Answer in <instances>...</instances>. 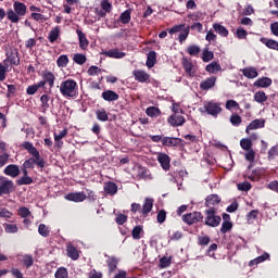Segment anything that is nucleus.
Returning a JSON list of instances; mask_svg holds the SVG:
<instances>
[{"mask_svg": "<svg viewBox=\"0 0 278 278\" xmlns=\"http://www.w3.org/2000/svg\"><path fill=\"white\" fill-rule=\"evenodd\" d=\"M22 147L29 153V155H33V157H29L24 162L23 168H34V164L39 168H45V159L40 156V152L34 147V143L25 141L22 143Z\"/></svg>", "mask_w": 278, "mask_h": 278, "instance_id": "obj_1", "label": "nucleus"}, {"mask_svg": "<svg viewBox=\"0 0 278 278\" xmlns=\"http://www.w3.org/2000/svg\"><path fill=\"white\" fill-rule=\"evenodd\" d=\"M25 14H27V5L23 2L15 1L13 3V10L9 9L7 11V18L11 21V23H18L21 16H25Z\"/></svg>", "mask_w": 278, "mask_h": 278, "instance_id": "obj_2", "label": "nucleus"}, {"mask_svg": "<svg viewBox=\"0 0 278 278\" xmlns=\"http://www.w3.org/2000/svg\"><path fill=\"white\" fill-rule=\"evenodd\" d=\"M172 110L174 112L173 115H170L167 119V122L172 125V127H181L186 123V117H184V109H181L180 105H174L172 106Z\"/></svg>", "mask_w": 278, "mask_h": 278, "instance_id": "obj_3", "label": "nucleus"}, {"mask_svg": "<svg viewBox=\"0 0 278 278\" xmlns=\"http://www.w3.org/2000/svg\"><path fill=\"white\" fill-rule=\"evenodd\" d=\"M77 81L73 79H66L61 83L60 92L63 97H75L77 94Z\"/></svg>", "mask_w": 278, "mask_h": 278, "instance_id": "obj_4", "label": "nucleus"}, {"mask_svg": "<svg viewBox=\"0 0 278 278\" xmlns=\"http://www.w3.org/2000/svg\"><path fill=\"white\" fill-rule=\"evenodd\" d=\"M222 220L220 216L216 215V208L211 207L205 211V225L207 227H218Z\"/></svg>", "mask_w": 278, "mask_h": 278, "instance_id": "obj_5", "label": "nucleus"}, {"mask_svg": "<svg viewBox=\"0 0 278 278\" xmlns=\"http://www.w3.org/2000/svg\"><path fill=\"white\" fill-rule=\"evenodd\" d=\"M14 191V181L8 179L4 176H0V197L3 194H10Z\"/></svg>", "mask_w": 278, "mask_h": 278, "instance_id": "obj_6", "label": "nucleus"}, {"mask_svg": "<svg viewBox=\"0 0 278 278\" xmlns=\"http://www.w3.org/2000/svg\"><path fill=\"white\" fill-rule=\"evenodd\" d=\"M182 220L186 225H197V223H201V220H203V214L201 212H191L189 214H185L182 216Z\"/></svg>", "mask_w": 278, "mask_h": 278, "instance_id": "obj_7", "label": "nucleus"}, {"mask_svg": "<svg viewBox=\"0 0 278 278\" xmlns=\"http://www.w3.org/2000/svg\"><path fill=\"white\" fill-rule=\"evenodd\" d=\"M64 199L66 201H72L73 203H84V201H86L88 197L84 191H79V192H70L64 195Z\"/></svg>", "mask_w": 278, "mask_h": 278, "instance_id": "obj_8", "label": "nucleus"}, {"mask_svg": "<svg viewBox=\"0 0 278 278\" xmlns=\"http://www.w3.org/2000/svg\"><path fill=\"white\" fill-rule=\"evenodd\" d=\"M42 80L39 81V84H43L47 86V84L50 86V88H53L55 86V74L49 71H43L41 74Z\"/></svg>", "mask_w": 278, "mask_h": 278, "instance_id": "obj_9", "label": "nucleus"}, {"mask_svg": "<svg viewBox=\"0 0 278 278\" xmlns=\"http://www.w3.org/2000/svg\"><path fill=\"white\" fill-rule=\"evenodd\" d=\"M7 58L8 59L3 61L4 66H8V60L11 62L13 66H18V64H21V58L17 49L11 51L10 54L7 53Z\"/></svg>", "mask_w": 278, "mask_h": 278, "instance_id": "obj_10", "label": "nucleus"}, {"mask_svg": "<svg viewBox=\"0 0 278 278\" xmlns=\"http://www.w3.org/2000/svg\"><path fill=\"white\" fill-rule=\"evenodd\" d=\"M156 155H157V162L163 168V170H170V156L162 152H159Z\"/></svg>", "mask_w": 278, "mask_h": 278, "instance_id": "obj_11", "label": "nucleus"}, {"mask_svg": "<svg viewBox=\"0 0 278 278\" xmlns=\"http://www.w3.org/2000/svg\"><path fill=\"white\" fill-rule=\"evenodd\" d=\"M132 75L136 81H139V84H147V81H149V79L151 78V76L142 70H135L132 72Z\"/></svg>", "mask_w": 278, "mask_h": 278, "instance_id": "obj_12", "label": "nucleus"}, {"mask_svg": "<svg viewBox=\"0 0 278 278\" xmlns=\"http://www.w3.org/2000/svg\"><path fill=\"white\" fill-rule=\"evenodd\" d=\"M102 55H106V58H112L113 60H123V58H125L127 54L118 49H112L109 51H103Z\"/></svg>", "mask_w": 278, "mask_h": 278, "instance_id": "obj_13", "label": "nucleus"}, {"mask_svg": "<svg viewBox=\"0 0 278 278\" xmlns=\"http://www.w3.org/2000/svg\"><path fill=\"white\" fill-rule=\"evenodd\" d=\"M214 86H216V76H211L200 83V90H210Z\"/></svg>", "mask_w": 278, "mask_h": 278, "instance_id": "obj_14", "label": "nucleus"}, {"mask_svg": "<svg viewBox=\"0 0 278 278\" xmlns=\"http://www.w3.org/2000/svg\"><path fill=\"white\" fill-rule=\"evenodd\" d=\"M224 222L222 224L220 232L222 233H228V231H231L233 229V224L230 222L231 217L229 214L223 215Z\"/></svg>", "mask_w": 278, "mask_h": 278, "instance_id": "obj_15", "label": "nucleus"}, {"mask_svg": "<svg viewBox=\"0 0 278 278\" xmlns=\"http://www.w3.org/2000/svg\"><path fill=\"white\" fill-rule=\"evenodd\" d=\"M103 190L105 194H109L110 197H114V194L118 192V186L116 185V182L106 181L104 182Z\"/></svg>", "mask_w": 278, "mask_h": 278, "instance_id": "obj_16", "label": "nucleus"}, {"mask_svg": "<svg viewBox=\"0 0 278 278\" xmlns=\"http://www.w3.org/2000/svg\"><path fill=\"white\" fill-rule=\"evenodd\" d=\"M4 175H8V177H18V175H21V169L18 168V165H8L4 170H3Z\"/></svg>", "mask_w": 278, "mask_h": 278, "instance_id": "obj_17", "label": "nucleus"}, {"mask_svg": "<svg viewBox=\"0 0 278 278\" xmlns=\"http://www.w3.org/2000/svg\"><path fill=\"white\" fill-rule=\"evenodd\" d=\"M76 34H77L78 40H79V48L83 51H86V49H88V45H90V41H88L86 34H84V31H81V29H77Z\"/></svg>", "mask_w": 278, "mask_h": 278, "instance_id": "obj_18", "label": "nucleus"}, {"mask_svg": "<svg viewBox=\"0 0 278 278\" xmlns=\"http://www.w3.org/2000/svg\"><path fill=\"white\" fill-rule=\"evenodd\" d=\"M265 124L266 121L264 119H254L248 125L245 132L249 134L250 131H253V129H262Z\"/></svg>", "mask_w": 278, "mask_h": 278, "instance_id": "obj_19", "label": "nucleus"}, {"mask_svg": "<svg viewBox=\"0 0 278 278\" xmlns=\"http://www.w3.org/2000/svg\"><path fill=\"white\" fill-rule=\"evenodd\" d=\"M66 253L67 257H71L74 262L79 260V250H77V248H75V245L72 243L66 245Z\"/></svg>", "mask_w": 278, "mask_h": 278, "instance_id": "obj_20", "label": "nucleus"}, {"mask_svg": "<svg viewBox=\"0 0 278 278\" xmlns=\"http://www.w3.org/2000/svg\"><path fill=\"white\" fill-rule=\"evenodd\" d=\"M200 111L206 112V114H210L211 116H216L217 114H220L222 110L218 105H204Z\"/></svg>", "mask_w": 278, "mask_h": 278, "instance_id": "obj_21", "label": "nucleus"}, {"mask_svg": "<svg viewBox=\"0 0 278 278\" xmlns=\"http://www.w3.org/2000/svg\"><path fill=\"white\" fill-rule=\"evenodd\" d=\"M157 62V52L156 51H150L147 55L146 66L148 68H153Z\"/></svg>", "mask_w": 278, "mask_h": 278, "instance_id": "obj_22", "label": "nucleus"}, {"mask_svg": "<svg viewBox=\"0 0 278 278\" xmlns=\"http://www.w3.org/2000/svg\"><path fill=\"white\" fill-rule=\"evenodd\" d=\"M260 42H262V45H265V47H267V49H271L273 51H278V41L277 40L263 37L260 39Z\"/></svg>", "mask_w": 278, "mask_h": 278, "instance_id": "obj_23", "label": "nucleus"}, {"mask_svg": "<svg viewBox=\"0 0 278 278\" xmlns=\"http://www.w3.org/2000/svg\"><path fill=\"white\" fill-rule=\"evenodd\" d=\"M220 203V198L218 197V194H210L207 198H206V201H205V205L206 207H216V205H218Z\"/></svg>", "mask_w": 278, "mask_h": 278, "instance_id": "obj_24", "label": "nucleus"}, {"mask_svg": "<svg viewBox=\"0 0 278 278\" xmlns=\"http://www.w3.org/2000/svg\"><path fill=\"white\" fill-rule=\"evenodd\" d=\"M117 21L123 25H129L131 23V9L122 12Z\"/></svg>", "mask_w": 278, "mask_h": 278, "instance_id": "obj_25", "label": "nucleus"}, {"mask_svg": "<svg viewBox=\"0 0 278 278\" xmlns=\"http://www.w3.org/2000/svg\"><path fill=\"white\" fill-rule=\"evenodd\" d=\"M151 210H153V199L147 198L142 205L141 214L143 216H149V213L151 212Z\"/></svg>", "mask_w": 278, "mask_h": 278, "instance_id": "obj_26", "label": "nucleus"}, {"mask_svg": "<svg viewBox=\"0 0 278 278\" xmlns=\"http://www.w3.org/2000/svg\"><path fill=\"white\" fill-rule=\"evenodd\" d=\"M213 29L216 34L222 36V38H227L229 36V30L219 23L213 24Z\"/></svg>", "mask_w": 278, "mask_h": 278, "instance_id": "obj_27", "label": "nucleus"}, {"mask_svg": "<svg viewBox=\"0 0 278 278\" xmlns=\"http://www.w3.org/2000/svg\"><path fill=\"white\" fill-rule=\"evenodd\" d=\"M273 84V79L268 78V77H263V78H258L255 83L254 86L256 88H268V86H271Z\"/></svg>", "mask_w": 278, "mask_h": 278, "instance_id": "obj_28", "label": "nucleus"}, {"mask_svg": "<svg viewBox=\"0 0 278 278\" xmlns=\"http://www.w3.org/2000/svg\"><path fill=\"white\" fill-rule=\"evenodd\" d=\"M102 99H104V101H118L119 96L116 91L106 90L102 93Z\"/></svg>", "mask_w": 278, "mask_h": 278, "instance_id": "obj_29", "label": "nucleus"}, {"mask_svg": "<svg viewBox=\"0 0 278 278\" xmlns=\"http://www.w3.org/2000/svg\"><path fill=\"white\" fill-rule=\"evenodd\" d=\"M263 175L264 169H254L251 174H248V179H250V181H260Z\"/></svg>", "mask_w": 278, "mask_h": 278, "instance_id": "obj_30", "label": "nucleus"}, {"mask_svg": "<svg viewBox=\"0 0 278 278\" xmlns=\"http://www.w3.org/2000/svg\"><path fill=\"white\" fill-rule=\"evenodd\" d=\"M40 88H45V83H37L35 85H30L26 88V94H36L38 90H40Z\"/></svg>", "mask_w": 278, "mask_h": 278, "instance_id": "obj_31", "label": "nucleus"}, {"mask_svg": "<svg viewBox=\"0 0 278 278\" xmlns=\"http://www.w3.org/2000/svg\"><path fill=\"white\" fill-rule=\"evenodd\" d=\"M243 76L248 79H255L257 77V70L255 67H247L242 70Z\"/></svg>", "mask_w": 278, "mask_h": 278, "instance_id": "obj_32", "label": "nucleus"}, {"mask_svg": "<svg viewBox=\"0 0 278 278\" xmlns=\"http://www.w3.org/2000/svg\"><path fill=\"white\" fill-rule=\"evenodd\" d=\"M58 38H60V26H55L54 28H52L48 35V40L51 43L55 42Z\"/></svg>", "mask_w": 278, "mask_h": 278, "instance_id": "obj_33", "label": "nucleus"}, {"mask_svg": "<svg viewBox=\"0 0 278 278\" xmlns=\"http://www.w3.org/2000/svg\"><path fill=\"white\" fill-rule=\"evenodd\" d=\"M106 264H108L109 273L110 275H112V273H114V270H116L118 266V260L114 256L109 257L106 261Z\"/></svg>", "mask_w": 278, "mask_h": 278, "instance_id": "obj_34", "label": "nucleus"}, {"mask_svg": "<svg viewBox=\"0 0 278 278\" xmlns=\"http://www.w3.org/2000/svg\"><path fill=\"white\" fill-rule=\"evenodd\" d=\"M163 147H177L179 139L174 137H163Z\"/></svg>", "mask_w": 278, "mask_h": 278, "instance_id": "obj_35", "label": "nucleus"}, {"mask_svg": "<svg viewBox=\"0 0 278 278\" xmlns=\"http://www.w3.org/2000/svg\"><path fill=\"white\" fill-rule=\"evenodd\" d=\"M139 177L140 179H144L146 181H151V179H153V175L151 174V170H149L147 167L140 168Z\"/></svg>", "mask_w": 278, "mask_h": 278, "instance_id": "obj_36", "label": "nucleus"}, {"mask_svg": "<svg viewBox=\"0 0 278 278\" xmlns=\"http://www.w3.org/2000/svg\"><path fill=\"white\" fill-rule=\"evenodd\" d=\"M56 66H59V68H66L68 66V55H60L56 60Z\"/></svg>", "mask_w": 278, "mask_h": 278, "instance_id": "obj_37", "label": "nucleus"}, {"mask_svg": "<svg viewBox=\"0 0 278 278\" xmlns=\"http://www.w3.org/2000/svg\"><path fill=\"white\" fill-rule=\"evenodd\" d=\"M146 114L151 118H157V116L162 114V111H160L157 106H150L146 110Z\"/></svg>", "mask_w": 278, "mask_h": 278, "instance_id": "obj_38", "label": "nucleus"}, {"mask_svg": "<svg viewBox=\"0 0 278 278\" xmlns=\"http://www.w3.org/2000/svg\"><path fill=\"white\" fill-rule=\"evenodd\" d=\"M257 216H260V210H252L250 213H248L247 220L249 225H253L255 220H257Z\"/></svg>", "mask_w": 278, "mask_h": 278, "instance_id": "obj_39", "label": "nucleus"}, {"mask_svg": "<svg viewBox=\"0 0 278 278\" xmlns=\"http://www.w3.org/2000/svg\"><path fill=\"white\" fill-rule=\"evenodd\" d=\"M182 68L188 75H192V68H194V64L192 62L188 61V59H182Z\"/></svg>", "mask_w": 278, "mask_h": 278, "instance_id": "obj_40", "label": "nucleus"}, {"mask_svg": "<svg viewBox=\"0 0 278 278\" xmlns=\"http://www.w3.org/2000/svg\"><path fill=\"white\" fill-rule=\"evenodd\" d=\"M240 147L243 151H251L253 147V141L249 138H244L240 140Z\"/></svg>", "mask_w": 278, "mask_h": 278, "instance_id": "obj_41", "label": "nucleus"}, {"mask_svg": "<svg viewBox=\"0 0 278 278\" xmlns=\"http://www.w3.org/2000/svg\"><path fill=\"white\" fill-rule=\"evenodd\" d=\"M38 233H39V236H42V238H49V236L51 233V229H49V227H47V225L40 224L38 227Z\"/></svg>", "mask_w": 278, "mask_h": 278, "instance_id": "obj_42", "label": "nucleus"}, {"mask_svg": "<svg viewBox=\"0 0 278 278\" xmlns=\"http://www.w3.org/2000/svg\"><path fill=\"white\" fill-rule=\"evenodd\" d=\"M220 64L217 62H212L211 64L206 65L205 71L206 73H218L220 71Z\"/></svg>", "mask_w": 278, "mask_h": 278, "instance_id": "obj_43", "label": "nucleus"}, {"mask_svg": "<svg viewBox=\"0 0 278 278\" xmlns=\"http://www.w3.org/2000/svg\"><path fill=\"white\" fill-rule=\"evenodd\" d=\"M86 54L83 53H76L73 56V61L75 62V64H78L79 66L86 64Z\"/></svg>", "mask_w": 278, "mask_h": 278, "instance_id": "obj_44", "label": "nucleus"}, {"mask_svg": "<svg viewBox=\"0 0 278 278\" xmlns=\"http://www.w3.org/2000/svg\"><path fill=\"white\" fill-rule=\"evenodd\" d=\"M188 36H190V26H187L179 34L178 40H179L180 45H184V42H186V40L188 39Z\"/></svg>", "mask_w": 278, "mask_h": 278, "instance_id": "obj_45", "label": "nucleus"}, {"mask_svg": "<svg viewBox=\"0 0 278 278\" xmlns=\"http://www.w3.org/2000/svg\"><path fill=\"white\" fill-rule=\"evenodd\" d=\"M187 53H189L191 56L195 58V55H199L201 53V47L197 45H191L187 48Z\"/></svg>", "mask_w": 278, "mask_h": 278, "instance_id": "obj_46", "label": "nucleus"}, {"mask_svg": "<svg viewBox=\"0 0 278 278\" xmlns=\"http://www.w3.org/2000/svg\"><path fill=\"white\" fill-rule=\"evenodd\" d=\"M96 116H97L98 121H101L102 123H105L109 121L108 112H105V110H103V109L96 111Z\"/></svg>", "mask_w": 278, "mask_h": 278, "instance_id": "obj_47", "label": "nucleus"}, {"mask_svg": "<svg viewBox=\"0 0 278 278\" xmlns=\"http://www.w3.org/2000/svg\"><path fill=\"white\" fill-rule=\"evenodd\" d=\"M55 278H68V270L65 267H59L54 274Z\"/></svg>", "mask_w": 278, "mask_h": 278, "instance_id": "obj_48", "label": "nucleus"}, {"mask_svg": "<svg viewBox=\"0 0 278 278\" xmlns=\"http://www.w3.org/2000/svg\"><path fill=\"white\" fill-rule=\"evenodd\" d=\"M212 60H214V52L205 49L202 52V61L203 62H212Z\"/></svg>", "mask_w": 278, "mask_h": 278, "instance_id": "obj_49", "label": "nucleus"}, {"mask_svg": "<svg viewBox=\"0 0 278 278\" xmlns=\"http://www.w3.org/2000/svg\"><path fill=\"white\" fill-rule=\"evenodd\" d=\"M4 231L7 233H17L18 226H16V224H4Z\"/></svg>", "mask_w": 278, "mask_h": 278, "instance_id": "obj_50", "label": "nucleus"}, {"mask_svg": "<svg viewBox=\"0 0 278 278\" xmlns=\"http://www.w3.org/2000/svg\"><path fill=\"white\" fill-rule=\"evenodd\" d=\"M31 184H34V179L29 176H24L17 180V186H29Z\"/></svg>", "mask_w": 278, "mask_h": 278, "instance_id": "obj_51", "label": "nucleus"}, {"mask_svg": "<svg viewBox=\"0 0 278 278\" xmlns=\"http://www.w3.org/2000/svg\"><path fill=\"white\" fill-rule=\"evenodd\" d=\"M266 99H267V97L264 91H257L254 94V101H256V103H264V101H266Z\"/></svg>", "mask_w": 278, "mask_h": 278, "instance_id": "obj_52", "label": "nucleus"}, {"mask_svg": "<svg viewBox=\"0 0 278 278\" xmlns=\"http://www.w3.org/2000/svg\"><path fill=\"white\" fill-rule=\"evenodd\" d=\"M17 214H18V216H21V218H27V216H31V212L29 211V208H27L25 206H21L17 210Z\"/></svg>", "mask_w": 278, "mask_h": 278, "instance_id": "obj_53", "label": "nucleus"}, {"mask_svg": "<svg viewBox=\"0 0 278 278\" xmlns=\"http://www.w3.org/2000/svg\"><path fill=\"white\" fill-rule=\"evenodd\" d=\"M230 123L231 125H233L235 127H239V125L242 124V117H240V115L238 114H232L230 116Z\"/></svg>", "mask_w": 278, "mask_h": 278, "instance_id": "obj_54", "label": "nucleus"}, {"mask_svg": "<svg viewBox=\"0 0 278 278\" xmlns=\"http://www.w3.org/2000/svg\"><path fill=\"white\" fill-rule=\"evenodd\" d=\"M170 257H166L163 256L162 258H160L159 261V266L160 268H168V266H170Z\"/></svg>", "mask_w": 278, "mask_h": 278, "instance_id": "obj_55", "label": "nucleus"}, {"mask_svg": "<svg viewBox=\"0 0 278 278\" xmlns=\"http://www.w3.org/2000/svg\"><path fill=\"white\" fill-rule=\"evenodd\" d=\"M236 36L239 40H247V36H249V33L244 28H238L236 31Z\"/></svg>", "mask_w": 278, "mask_h": 278, "instance_id": "obj_56", "label": "nucleus"}, {"mask_svg": "<svg viewBox=\"0 0 278 278\" xmlns=\"http://www.w3.org/2000/svg\"><path fill=\"white\" fill-rule=\"evenodd\" d=\"M23 264L26 268H31L34 266V257L31 255H24Z\"/></svg>", "mask_w": 278, "mask_h": 278, "instance_id": "obj_57", "label": "nucleus"}, {"mask_svg": "<svg viewBox=\"0 0 278 278\" xmlns=\"http://www.w3.org/2000/svg\"><path fill=\"white\" fill-rule=\"evenodd\" d=\"M66 136H68V129H63L60 131V134L54 132V141L55 142H60V140H62V138H66Z\"/></svg>", "mask_w": 278, "mask_h": 278, "instance_id": "obj_58", "label": "nucleus"}, {"mask_svg": "<svg viewBox=\"0 0 278 278\" xmlns=\"http://www.w3.org/2000/svg\"><path fill=\"white\" fill-rule=\"evenodd\" d=\"M140 233H142V226H136L131 232L134 240H140Z\"/></svg>", "mask_w": 278, "mask_h": 278, "instance_id": "obj_59", "label": "nucleus"}, {"mask_svg": "<svg viewBox=\"0 0 278 278\" xmlns=\"http://www.w3.org/2000/svg\"><path fill=\"white\" fill-rule=\"evenodd\" d=\"M185 28H186V24L175 25L168 30V34L170 35L179 34V31H184Z\"/></svg>", "mask_w": 278, "mask_h": 278, "instance_id": "obj_60", "label": "nucleus"}, {"mask_svg": "<svg viewBox=\"0 0 278 278\" xmlns=\"http://www.w3.org/2000/svg\"><path fill=\"white\" fill-rule=\"evenodd\" d=\"M168 236H169L170 240H181V238L184 237V235L179 230H177V231H169Z\"/></svg>", "mask_w": 278, "mask_h": 278, "instance_id": "obj_61", "label": "nucleus"}, {"mask_svg": "<svg viewBox=\"0 0 278 278\" xmlns=\"http://www.w3.org/2000/svg\"><path fill=\"white\" fill-rule=\"evenodd\" d=\"M267 157H268V160H275L276 157H278V147L277 146L273 147L268 151Z\"/></svg>", "mask_w": 278, "mask_h": 278, "instance_id": "obj_62", "label": "nucleus"}, {"mask_svg": "<svg viewBox=\"0 0 278 278\" xmlns=\"http://www.w3.org/2000/svg\"><path fill=\"white\" fill-rule=\"evenodd\" d=\"M156 220L157 223H160V225H162V223L166 220V211L164 210L159 211L156 215Z\"/></svg>", "mask_w": 278, "mask_h": 278, "instance_id": "obj_63", "label": "nucleus"}, {"mask_svg": "<svg viewBox=\"0 0 278 278\" xmlns=\"http://www.w3.org/2000/svg\"><path fill=\"white\" fill-rule=\"evenodd\" d=\"M101 8L104 12H108V13L112 12V3H110V1L108 0H103L101 2Z\"/></svg>", "mask_w": 278, "mask_h": 278, "instance_id": "obj_64", "label": "nucleus"}]
</instances>
